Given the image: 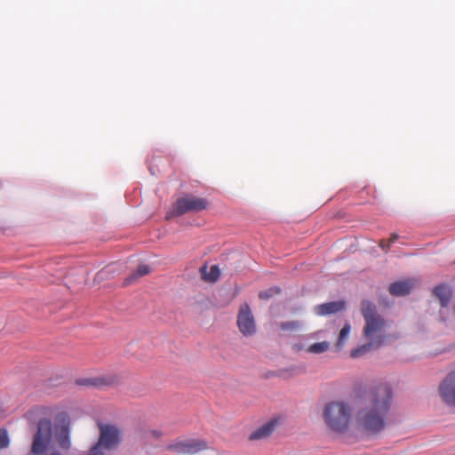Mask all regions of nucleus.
Wrapping results in <instances>:
<instances>
[{"label": "nucleus", "mask_w": 455, "mask_h": 455, "mask_svg": "<svg viewBox=\"0 0 455 455\" xmlns=\"http://www.w3.org/2000/svg\"><path fill=\"white\" fill-rule=\"evenodd\" d=\"M237 327L244 336H251L256 332V323L250 306L243 303L237 314Z\"/></svg>", "instance_id": "8"}, {"label": "nucleus", "mask_w": 455, "mask_h": 455, "mask_svg": "<svg viewBox=\"0 0 455 455\" xmlns=\"http://www.w3.org/2000/svg\"><path fill=\"white\" fill-rule=\"evenodd\" d=\"M281 292V289L278 287H272L266 291H261L259 293V297L261 299H268L273 297L275 294H279Z\"/></svg>", "instance_id": "19"}, {"label": "nucleus", "mask_w": 455, "mask_h": 455, "mask_svg": "<svg viewBox=\"0 0 455 455\" xmlns=\"http://www.w3.org/2000/svg\"><path fill=\"white\" fill-rule=\"evenodd\" d=\"M85 384L92 385V386H105L110 384V381L108 380L106 378H95L87 379L85 381Z\"/></svg>", "instance_id": "20"}, {"label": "nucleus", "mask_w": 455, "mask_h": 455, "mask_svg": "<svg viewBox=\"0 0 455 455\" xmlns=\"http://www.w3.org/2000/svg\"><path fill=\"white\" fill-rule=\"evenodd\" d=\"M98 427L100 435L94 446L103 451L115 450L120 445L123 440V432L116 425L99 422Z\"/></svg>", "instance_id": "5"}, {"label": "nucleus", "mask_w": 455, "mask_h": 455, "mask_svg": "<svg viewBox=\"0 0 455 455\" xmlns=\"http://www.w3.org/2000/svg\"><path fill=\"white\" fill-rule=\"evenodd\" d=\"M325 424L338 433L345 432L352 419V411L348 403L333 401L325 404L323 411Z\"/></svg>", "instance_id": "4"}, {"label": "nucleus", "mask_w": 455, "mask_h": 455, "mask_svg": "<svg viewBox=\"0 0 455 455\" xmlns=\"http://www.w3.org/2000/svg\"><path fill=\"white\" fill-rule=\"evenodd\" d=\"M208 202L204 198L193 195H187L179 198L172 206V211L167 214V219L173 216H180L189 212H200L206 209Z\"/></svg>", "instance_id": "6"}, {"label": "nucleus", "mask_w": 455, "mask_h": 455, "mask_svg": "<svg viewBox=\"0 0 455 455\" xmlns=\"http://www.w3.org/2000/svg\"><path fill=\"white\" fill-rule=\"evenodd\" d=\"M435 295L440 299L443 307L446 306L450 301L451 291L444 284L438 285L434 290Z\"/></svg>", "instance_id": "14"}, {"label": "nucleus", "mask_w": 455, "mask_h": 455, "mask_svg": "<svg viewBox=\"0 0 455 455\" xmlns=\"http://www.w3.org/2000/svg\"><path fill=\"white\" fill-rule=\"evenodd\" d=\"M279 327L281 330L283 331H296V330H299V327H300V323L299 321H289V322H284V323H281L279 324Z\"/></svg>", "instance_id": "18"}, {"label": "nucleus", "mask_w": 455, "mask_h": 455, "mask_svg": "<svg viewBox=\"0 0 455 455\" xmlns=\"http://www.w3.org/2000/svg\"><path fill=\"white\" fill-rule=\"evenodd\" d=\"M166 449L180 455H194L208 449V443L204 440L188 439L170 443Z\"/></svg>", "instance_id": "7"}, {"label": "nucleus", "mask_w": 455, "mask_h": 455, "mask_svg": "<svg viewBox=\"0 0 455 455\" xmlns=\"http://www.w3.org/2000/svg\"><path fill=\"white\" fill-rule=\"evenodd\" d=\"M200 273H201L202 278L204 281L210 282V283L216 282L220 275V271L218 266H216V265L212 266L210 267L209 271H208L207 266L204 265L200 267Z\"/></svg>", "instance_id": "13"}, {"label": "nucleus", "mask_w": 455, "mask_h": 455, "mask_svg": "<svg viewBox=\"0 0 455 455\" xmlns=\"http://www.w3.org/2000/svg\"><path fill=\"white\" fill-rule=\"evenodd\" d=\"M350 330H351V327H350L349 323H346L343 326V328L340 330V332H339V339H338V341H337V346L338 347H342L343 346V344L345 343V341L348 338V335L350 333Z\"/></svg>", "instance_id": "17"}, {"label": "nucleus", "mask_w": 455, "mask_h": 455, "mask_svg": "<svg viewBox=\"0 0 455 455\" xmlns=\"http://www.w3.org/2000/svg\"><path fill=\"white\" fill-rule=\"evenodd\" d=\"M329 348V343L327 341L316 342L309 346L307 351L313 354H321L325 352Z\"/></svg>", "instance_id": "16"}, {"label": "nucleus", "mask_w": 455, "mask_h": 455, "mask_svg": "<svg viewBox=\"0 0 455 455\" xmlns=\"http://www.w3.org/2000/svg\"><path fill=\"white\" fill-rule=\"evenodd\" d=\"M388 243V240H385V239H382L379 243V246L383 249V250H387V244Z\"/></svg>", "instance_id": "22"}, {"label": "nucleus", "mask_w": 455, "mask_h": 455, "mask_svg": "<svg viewBox=\"0 0 455 455\" xmlns=\"http://www.w3.org/2000/svg\"><path fill=\"white\" fill-rule=\"evenodd\" d=\"M416 284V280L406 279L392 283L388 287V291L393 296H405L411 292Z\"/></svg>", "instance_id": "10"}, {"label": "nucleus", "mask_w": 455, "mask_h": 455, "mask_svg": "<svg viewBox=\"0 0 455 455\" xmlns=\"http://www.w3.org/2000/svg\"><path fill=\"white\" fill-rule=\"evenodd\" d=\"M151 272V268L148 265H140L135 273L132 274L125 280L126 284L133 283L140 277L148 275Z\"/></svg>", "instance_id": "15"}, {"label": "nucleus", "mask_w": 455, "mask_h": 455, "mask_svg": "<svg viewBox=\"0 0 455 455\" xmlns=\"http://www.w3.org/2000/svg\"><path fill=\"white\" fill-rule=\"evenodd\" d=\"M277 419H272L267 423L262 425L249 435V440L257 441L268 437L275 430V427L277 426Z\"/></svg>", "instance_id": "11"}, {"label": "nucleus", "mask_w": 455, "mask_h": 455, "mask_svg": "<svg viewBox=\"0 0 455 455\" xmlns=\"http://www.w3.org/2000/svg\"><path fill=\"white\" fill-rule=\"evenodd\" d=\"M361 313L364 320L363 336L367 343L350 351V357L358 358L372 350L379 348L385 342L387 321L377 311L373 302L363 300L361 302Z\"/></svg>", "instance_id": "3"}, {"label": "nucleus", "mask_w": 455, "mask_h": 455, "mask_svg": "<svg viewBox=\"0 0 455 455\" xmlns=\"http://www.w3.org/2000/svg\"><path fill=\"white\" fill-rule=\"evenodd\" d=\"M153 434H154L156 437H158V436H160V435H161V433H160V432H157V431H154V432H153Z\"/></svg>", "instance_id": "23"}, {"label": "nucleus", "mask_w": 455, "mask_h": 455, "mask_svg": "<svg viewBox=\"0 0 455 455\" xmlns=\"http://www.w3.org/2000/svg\"><path fill=\"white\" fill-rule=\"evenodd\" d=\"M36 420L28 455H61L56 449L71 447V419L67 411L52 406L36 409Z\"/></svg>", "instance_id": "1"}, {"label": "nucleus", "mask_w": 455, "mask_h": 455, "mask_svg": "<svg viewBox=\"0 0 455 455\" xmlns=\"http://www.w3.org/2000/svg\"><path fill=\"white\" fill-rule=\"evenodd\" d=\"M392 395V388L387 383L373 386L365 393L364 406L358 411L355 417L361 431L376 435L385 428Z\"/></svg>", "instance_id": "2"}, {"label": "nucleus", "mask_w": 455, "mask_h": 455, "mask_svg": "<svg viewBox=\"0 0 455 455\" xmlns=\"http://www.w3.org/2000/svg\"><path fill=\"white\" fill-rule=\"evenodd\" d=\"M398 239V235L392 234L391 237L388 239V243L387 244V249L390 248V245L395 243Z\"/></svg>", "instance_id": "21"}, {"label": "nucleus", "mask_w": 455, "mask_h": 455, "mask_svg": "<svg viewBox=\"0 0 455 455\" xmlns=\"http://www.w3.org/2000/svg\"><path fill=\"white\" fill-rule=\"evenodd\" d=\"M439 394L447 404H455V374L451 371L440 383Z\"/></svg>", "instance_id": "9"}, {"label": "nucleus", "mask_w": 455, "mask_h": 455, "mask_svg": "<svg viewBox=\"0 0 455 455\" xmlns=\"http://www.w3.org/2000/svg\"><path fill=\"white\" fill-rule=\"evenodd\" d=\"M345 309V302L342 300L339 301H331L318 305L315 307V312L318 315H327L331 314H335L340 312Z\"/></svg>", "instance_id": "12"}]
</instances>
